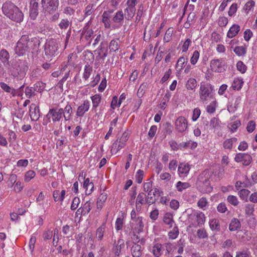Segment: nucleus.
Here are the masks:
<instances>
[{"label": "nucleus", "instance_id": "nucleus-1", "mask_svg": "<svg viewBox=\"0 0 257 257\" xmlns=\"http://www.w3.org/2000/svg\"><path fill=\"white\" fill-rule=\"evenodd\" d=\"M40 44L38 38L33 37L30 39L29 35H23L17 42L15 51L20 56L24 55L28 51H31L33 53L38 51Z\"/></svg>", "mask_w": 257, "mask_h": 257}, {"label": "nucleus", "instance_id": "nucleus-2", "mask_svg": "<svg viewBox=\"0 0 257 257\" xmlns=\"http://www.w3.org/2000/svg\"><path fill=\"white\" fill-rule=\"evenodd\" d=\"M2 11L3 14L12 21L18 23L23 21V13L18 7L11 2L8 1L4 3Z\"/></svg>", "mask_w": 257, "mask_h": 257}, {"label": "nucleus", "instance_id": "nucleus-3", "mask_svg": "<svg viewBox=\"0 0 257 257\" xmlns=\"http://www.w3.org/2000/svg\"><path fill=\"white\" fill-rule=\"evenodd\" d=\"M213 86L209 83H200L199 94L200 101L203 102L213 98Z\"/></svg>", "mask_w": 257, "mask_h": 257}, {"label": "nucleus", "instance_id": "nucleus-4", "mask_svg": "<svg viewBox=\"0 0 257 257\" xmlns=\"http://www.w3.org/2000/svg\"><path fill=\"white\" fill-rule=\"evenodd\" d=\"M59 44L56 40L47 41L44 46L45 54L48 59L56 56L59 53Z\"/></svg>", "mask_w": 257, "mask_h": 257}, {"label": "nucleus", "instance_id": "nucleus-5", "mask_svg": "<svg viewBox=\"0 0 257 257\" xmlns=\"http://www.w3.org/2000/svg\"><path fill=\"white\" fill-rule=\"evenodd\" d=\"M28 69L27 62L25 61L19 60L16 61L11 69V74L15 77L20 76L23 77Z\"/></svg>", "mask_w": 257, "mask_h": 257}, {"label": "nucleus", "instance_id": "nucleus-6", "mask_svg": "<svg viewBox=\"0 0 257 257\" xmlns=\"http://www.w3.org/2000/svg\"><path fill=\"white\" fill-rule=\"evenodd\" d=\"M207 173L200 174L197 179V185L199 191L203 193H209L212 190V187L210 185L208 176H205Z\"/></svg>", "mask_w": 257, "mask_h": 257}, {"label": "nucleus", "instance_id": "nucleus-7", "mask_svg": "<svg viewBox=\"0 0 257 257\" xmlns=\"http://www.w3.org/2000/svg\"><path fill=\"white\" fill-rule=\"evenodd\" d=\"M41 4L45 12L52 14L57 10L59 2V0H42Z\"/></svg>", "mask_w": 257, "mask_h": 257}, {"label": "nucleus", "instance_id": "nucleus-8", "mask_svg": "<svg viewBox=\"0 0 257 257\" xmlns=\"http://www.w3.org/2000/svg\"><path fill=\"white\" fill-rule=\"evenodd\" d=\"M63 108H52L49 109L46 115L48 121L50 122V118H52L53 122L59 121L63 117Z\"/></svg>", "mask_w": 257, "mask_h": 257}, {"label": "nucleus", "instance_id": "nucleus-9", "mask_svg": "<svg viewBox=\"0 0 257 257\" xmlns=\"http://www.w3.org/2000/svg\"><path fill=\"white\" fill-rule=\"evenodd\" d=\"M234 160L236 162H242L244 166L249 165L252 161L251 156L245 153H238L235 155Z\"/></svg>", "mask_w": 257, "mask_h": 257}, {"label": "nucleus", "instance_id": "nucleus-10", "mask_svg": "<svg viewBox=\"0 0 257 257\" xmlns=\"http://www.w3.org/2000/svg\"><path fill=\"white\" fill-rule=\"evenodd\" d=\"M175 126L179 132H184L188 127L187 119L183 116H179L175 121Z\"/></svg>", "mask_w": 257, "mask_h": 257}, {"label": "nucleus", "instance_id": "nucleus-11", "mask_svg": "<svg viewBox=\"0 0 257 257\" xmlns=\"http://www.w3.org/2000/svg\"><path fill=\"white\" fill-rule=\"evenodd\" d=\"M224 64L222 59H213L210 62V68L212 71L221 72L224 70Z\"/></svg>", "mask_w": 257, "mask_h": 257}, {"label": "nucleus", "instance_id": "nucleus-12", "mask_svg": "<svg viewBox=\"0 0 257 257\" xmlns=\"http://www.w3.org/2000/svg\"><path fill=\"white\" fill-rule=\"evenodd\" d=\"M90 107V102L88 100H86L83 103L79 105L77 109L76 115L77 117H83L85 113L89 110Z\"/></svg>", "mask_w": 257, "mask_h": 257}, {"label": "nucleus", "instance_id": "nucleus-13", "mask_svg": "<svg viewBox=\"0 0 257 257\" xmlns=\"http://www.w3.org/2000/svg\"><path fill=\"white\" fill-rule=\"evenodd\" d=\"M31 119L32 121H37L40 117L39 107L35 103L31 104L29 109Z\"/></svg>", "mask_w": 257, "mask_h": 257}, {"label": "nucleus", "instance_id": "nucleus-14", "mask_svg": "<svg viewBox=\"0 0 257 257\" xmlns=\"http://www.w3.org/2000/svg\"><path fill=\"white\" fill-rule=\"evenodd\" d=\"M145 204H147L146 194L144 192H141L137 197L136 202V208L137 211H141L142 205Z\"/></svg>", "mask_w": 257, "mask_h": 257}, {"label": "nucleus", "instance_id": "nucleus-15", "mask_svg": "<svg viewBox=\"0 0 257 257\" xmlns=\"http://www.w3.org/2000/svg\"><path fill=\"white\" fill-rule=\"evenodd\" d=\"M38 12V3L36 0H31L30 16L31 19L35 20L37 18Z\"/></svg>", "mask_w": 257, "mask_h": 257}, {"label": "nucleus", "instance_id": "nucleus-16", "mask_svg": "<svg viewBox=\"0 0 257 257\" xmlns=\"http://www.w3.org/2000/svg\"><path fill=\"white\" fill-rule=\"evenodd\" d=\"M197 146V143L196 142L189 140L186 142H182L178 145L180 149H186L188 148L192 150L195 149Z\"/></svg>", "mask_w": 257, "mask_h": 257}, {"label": "nucleus", "instance_id": "nucleus-17", "mask_svg": "<svg viewBox=\"0 0 257 257\" xmlns=\"http://www.w3.org/2000/svg\"><path fill=\"white\" fill-rule=\"evenodd\" d=\"M240 30V26L237 24H233L228 30L227 33V37L232 38L236 36Z\"/></svg>", "mask_w": 257, "mask_h": 257}, {"label": "nucleus", "instance_id": "nucleus-18", "mask_svg": "<svg viewBox=\"0 0 257 257\" xmlns=\"http://www.w3.org/2000/svg\"><path fill=\"white\" fill-rule=\"evenodd\" d=\"M73 111L71 105L67 102L66 105L63 109V116L65 121L70 119Z\"/></svg>", "mask_w": 257, "mask_h": 257}, {"label": "nucleus", "instance_id": "nucleus-19", "mask_svg": "<svg viewBox=\"0 0 257 257\" xmlns=\"http://www.w3.org/2000/svg\"><path fill=\"white\" fill-rule=\"evenodd\" d=\"M131 250L133 257H140L142 254L143 249L140 244L135 243Z\"/></svg>", "mask_w": 257, "mask_h": 257}, {"label": "nucleus", "instance_id": "nucleus-20", "mask_svg": "<svg viewBox=\"0 0 257 257\" xmlns=\"http://www.w3.org/2000/svg\"><path fill=\"white\" fill-rule=\"evenodd\" d=\"M190 169V166L188 164L181 163L178 168V174L181 176H185L189 173Z\"/></svg>", "mask_w": 257, "mask_h": 257}, {"label": "nucleus", "instance_id": "nucleus-21", "mask_svg": "<svg viewBox=\"0 0 257 257\" xmlns=\"http://www.w3.org/2000/svg\"><path fill=\"white\" fill-rule=\"evenodd\" d=\"M192 215L195 217L196 221L199 226L203 224L205 221L204 214L200 211L194 212Z\"/></svg>", "mask_w": 257, "mask_h": 257}, {"label": "nucleus", "instance_id": "nucleus-22", "mask_svg": "<svg viewBox=\"0 0 257 257\" xmlns=\"http://www.w3.org/2000/svg\"><path fill=\"white\" fill-rule=\"evenodd\" d=\"M83 188L85 189V193L86 195H90L93 191L94 184L90 182L89 178L84 180L83 183Z\"/></svg>", "mask_w": 257, "mask_h": 257}, {"label": "nucleus", "instance_id": "nucleus-23", "mask_svg": "<svg viewBox=\"0 0 257 257\" xmlns=\"http://www.w3.org/2000/svg\"><path fill=\"white\" fill-rule=\"evenodd\" d=\"M143 220V218L142 217H138L135 221L136 226L134 227V230L137 233H140L143 230L144 225Z\"/></svg>", "mask_w": 257, "mask_h": 257}, {"label": "nucleus", "instance_id": "nucleus-24", "mask_svg": "<svg viewBox=\"0 0 257 257\" xmlns=\"http://www.w3.org/2000/svg\"><path fill=\"white\" fill-rule=\"evenodd\" d=\"M241 227V223L236 218H233L229 225V229L231 231H236Z\"/></svg>", "mask_w": 257, "mask_h": 257}, {"label": "nucleus", "instance_id": "nucleus-25", "mask_svg": "<svg viewBox=\"0 0 257 257\" xmlns=\"http://www.w3.org/2000/svg\"><path fill=\"white\" fill-rule=\"evenodd\" d=\"M209 226L211 230L216 232L220 230V222L217 219H212L210 220L209 222Z\"/></svg>", "mask_w": 257, "mask_h": 257}, {"label": "nucleus", "instance_id": "nucleus-26", "mask_svg": "<svg viewBox=\"0 0 257 257\" xmlns=\"http://www.w3.org/2000/svg\"><path fill=\"white\" fill-rule=\"evenodd\" d=\"M120 42V41L118 38L112 40L109 45L110 51L116 52L117 51L119 48Z\"/></svg>", "mask_w": 257, "mask_h": 257}, {"label": "nucleus", "instance_id": "nucleus-27", "mask_svg": "<svg viewBox=\"0 0 257 257\" xmlns=\"http://www.w3.org/2000/svg\"><path fill=\"white\" fill-rule=\"evenodd\" d=\"M10 55L9 52L5 49H2L0 52V60L5 64H9Z\"/></svg>", "mask_w": 257, "mask_h": 257}, {"label": "nucleus", "instance_id": "nucleus-28", "mask_svg": "<svg viewBox=\"0 0 257 257\" xmlns=\"http://www.w3.org/2000/svg\"><path fill=\"white\" fill-rule=\"evenodd\" d=\"M124 246V241L122 239H119L117 241V244L116 245L114 249L115 257H118L121 251V248Z\"/></svg>", "mask_w": 257, "mask_h": 257}, {"label": "nucleus", "instance_id": "nucleus-29", "mask_svg": "<svg viewBox=\"0 0 257 257\" xmlns=\"http://www.w3.org/2000/svg\"><path fill=\"white\" fill-rule=\"evenodd\" d=\"M197 82L195 78H190L186 83V88L188 90H193L196 87Z\"/></svg>", "mask_w": 257, "mask_h": 257}, {"label": "nucleus", "instance_id": "nucleus-30", "mask_svg": "<svg viewBox=\"0 0 257 257\" xmlns=\"http://www.w3.org/2000/svg\"><path fill=\"white\" fill-rule=\"evenodd\" d=\"M243 83V81L242 79L236 78L234 79L232 83L231 87L233 90H239L241 88Z\"/></svg>", "mask_w": 257, "mask_h": 257}, {"label": "nucleus", "instance_id": "nucleus-31", "mask_svg": "<svg viewBox=\"0 0 257 257\" xmlns=\"http://www.w3.org/2000/svg\"><path fill=\"white\" fill-rule=\"evenodd\" d=\"M245 214L246 216H254V205L252 204L247 203L244 206Z\"/></svg>", "mask_w": 257, "mask_h": 257}, {"label": "nucleus", "instance_id": "nucleus-32", "mask_svg": "<svg viewBox=\"0 0 257 257\" xmlns=\"http://www.w3.org/2000/svg\"><path fill=\"white\" fill-rule=\"evenodd\" d=\"M92 102V108L95 109L98 106L101 101V96L99 94H96L91 97Z\"/></svg>", "mask_w": 257, "mask_h": 257}, {"label": "nucleus", "instance_id": "nucleus-33", "mask_svg": "<svg viewBox=\"0 0 257 257\" xmlns=\"http://www.w3.org/2000/svg\"><path fill=\"white\" fill-rule=\"evenodd\" d=\"M237 138H232L226 140L223 143V147L225 149L231 150L233 146V144L236 142Z\"/></svg>", "mask_w": 257, "mask_h": 257}, {"label": "nucleus", "instance_id": "nucleus-34", "mask_svg": "<svg viewBox=\"0 0 257 257\" xmlns=\"http://www.w3.org/2000/svg\"><path fill=\"white\" fill-rule=\"evenodd\" d=\"M107 197V195L105 193H102L99 196L97 201V208H101L103 204L105 202Z\"/></svg>", "mask_w": 257, "mask_h": 257}, {"label": "nucleus", "instance_id": "nucleus-35", "mask_svg": "<svg viewBox=\"0 0 257 257\" xmlns=\"http://www.w3.org/2000/svg\"><path fill=\"white\" fill-rule=\"evenodd\" d=\"M162 245L160 243H156L152 249V252L155 257H160L162 254Z\"/></svg>", "mask_w": 257, "mask_h": 257}, {"label": "nucleus", "instance_id": "nucleus-36", "mask_svg": "<svg viewBox=\"0 0 257 257\" xmlns=\"http://www.w3.org/2000/svg\"><path fill=\"white\" fill-rule=\"evenodd\" d=\"M92 72V67L89 64H87L84 66V72L83 74V78L85 80H87L90 77Z\"/></svg>", "mask_w": 257, "mask_h": 257}, {"label": "nucleus", "instance_id": "nucleus-37", "mask_svg": "<svg viewBox=\"0 0 257 257\" xmlns=\"http://www.w3.org/2000/svg\"><path fill=\"white\" fill-rule=\"evenodd\" d=\"M163 220L166 224L169 225L170 227H172L173 224L174 223L173 220V215L170 213H167L165 214Z\"/></svg>", "mask_w": 257, "mask_h": 257}, {"label": "nucleus", "instance_id": "nucleus-38", "mask_svg": "<svg viewBox=\"0 0 257 257\" xmlns=\"http://www.w3.org/2000/svg\"><path fill=\"white\" fill-rule=\"evenodd\" d=\"M72 24L71 21L68 19H62L59 24V27L61 29H67Z\"/></svg>", "mask_w": 257, "mask_h": 257}, {"label": "nucleus", "instance_id": "nucleus-39", "mask_svg": "<svg viewBox=\"0 0 257 257\" xmlns=\"http://www.w3.org/2000/svg\"><path fill=\"white\" fill-rule=\"evenodd\" d=\"M105 231V226L104 224L98 227L96 231V237L99 240H101L103 236Z\"/></svg>", "mask_w": 257, "mask_h": 257}, {"label": "nucleus", "instance_id": "nucleus-40", "mask_svg": "<svg viewBox=\"0 0 257 257\" xmlns=\"http://www.w3.org/2000/svg\"><path fill=\"white\" fill-rule=\"evenodd\" d=\"M188 62L187 58H185L184 57H180L177 62L176 64V67L180 68H179L180 70L183 69V68H184L187 64Z\"/></svg>", "mask_w": 257, "mask_h": 257}, {"label": "nucleus", "instance_id": "nucleus-41", "mask_svg": "<svg viewBox=\"0 0 257 257\" xmlns=\"http://www.w3.org/2000/svg\"><path fill=\"white\" fill-rule=\"evenodd\" d=\"M176 187L178 191L182 192L183 190L188 188L190 187V184L187 182L179 181L177 183Z\"/></svg>", "mask_w": 257, "mask_h": 257}, {"label": "nucleus", "instance_id": "nucleus-42", "mask_svg": "<svg viewBox=\"0 0 257 257\" xmlns=\"http://www.w3.org/2000/svg\"><path fill=\"white\" fill-rule=\"evenodd\" d=\"M125 18L127 20H130L134 17L135 12L136 8H126L125 10Z\"/></svg>", "mask_w": 257, "mask_h": 257}, {"label": "nucleus", "instance_id": "nucleus-43", "mask_svg": "<svg viewBox=\"0 0 257 257\" xmlns=\"http://www.w3.org/2000/svg\"><path fill=\"white\" fill-rule=\"evenodd\" d=\"M250 193V191L245 189L240 190L238 192L240 198L245 201H247L248 196Z\"/></svg>", "mask_w": 257, "mask_h": 257}, {"label": "nucleus", "instance_id": "nucleus-44", "mask_svg": "<svg viewBox=\"0 0 257 257\" xmlns=\"http://www.w3.org/2000/svg\"><path fill=\"white\" fill-rule=\"evenodd\" d=\"M156 200L155 196L152 193V192H148L147 195H146L147 204L149 205H152L155 203Z\"/></svg>", "mask_w": 257, "mask_h": 257}, {"label": "nucleus", "instance_id": "nucleus-45", "mask_svg": "<svg viewBox=\"0 0 257 257\" xmlns=\"http://www.w3.org/2000/svg\"><path fill=\"white\" fill-rule=\"evenodd\" d=\"M227 202L234 206H236L239 204V201L236 196L234 195H229L227 198Z\"/></svg>", "mask_w": 257, "mask_h": 257}, {"label": "nucleus", "instance_id": "nucleus-46", "mask_svg": "<svg viewBox=\"0 0 257 257\" xmlns=\"http://www.w3.org/2000/svg\"><path fill=\"white\" fill-rule=\"evenodd\" d=\"M91 205V202L87 201L81 207L84 214L86 215L90 212L92 208Z\"/></svg>", "mask_w": 257, "mask_h": 257}, {"label": "nucleus", "instance_id": "nucleus-47", "mask_svg": "<svg viewBox=\"0 0 257 257\" xmlns=\"http://www.w3.org/2000/svg\"><path fill=\"white\" fill-rule=\"evenodd\" d=\"M216 107V100L212 101L209 105L206 107V111L209 113H213L215 111Z\"/></svg>", "mask_w": 257, "mask_h": 257}, {"label": "nucleus", "instance_id": "nucleus-48", "mask_svg": "<svg viewBox=\"0 0 257 257\" xmlns=\"http://www.w3.org/2000/svg\"><path fill=\"white\" fill-rule=\"evenodd\" d=\"M234 52L238 56H243L246 53V49L243 46L235 47L233 50Z\"/></svg>", "mask_w": 257, "mask_h": 257}, {"label": "nucleus", "instance_id": "nucleus-49", "mask_svg": "<svg viewBox=\"0 0 257 257\" xmlns=\"http://www.w3.org/2000/svg\"><path fill=\"white\" fill-rule=\"evenodd\" d=\"M46 84L42 81H38L34 84V89L36 91L41 92L45 89Z\"/></svg>", "mask_w": 257, "mask_h": 257}, {"label": "nucleus", "instance_id": "nucleus-50", "mask_svg": "<svg viewBox=\"0 0 257 257\" xmlns=\"http://www.w3.org/2000/svg\"><path fill=\"white\" fill-rule=\"evenodd\" d=\"M93 4H89L85 8L84 15V17H86L92 14L95 10Z\"/></svg>", "mask_w": 257, "mask_h": 257}, {"label": "nucleus", "instance_id": "nucleus-51", "mask_svg": "<svg viewBox=\"0 0 257 257\" xmlns=\"http://www.w3.org/2000/svg\"><path fill=\"white\" fill-rule=\"evenodd\" d=\"M132 192L130 193V198L129 199L128 202L131 205H133L134 204L135 199L137 194L136 187H133L132 188Z\"/></svg>", "mask_w": 257, "mask_h": 257}, {"label": "nucleus", "instance_id": "nucleus-52", "mask_svg": "<svg viewBox=\"0 0 257 257\" xmlns=\"http://www.w3.org/2000/svg\"><path fill=\"white\" fill-rule=\"evenodd\" d=\"M98 56L101 59H104L107 55V49L105 47H102V45L99 47Z\"/></svg>", "mask_w": 257, "mask_h": 257}, {"label": "nucleus", "instance_id": "nucleus-53", "mask_svg": "<svg viewBox=\"0 0 257 257\" xmlns=\"http://www.w3.org/2000/svg\"><path fill=\"white\" fill-rule=\"evenodd\" d=\"M179 234V229L177 226H175L174 227L172 230L170 231L168 233V236L169 238L174 239L176 238Z\"/></svg>", "mask_w": 257, "mask_h": 257}, {"label": "nucleus", "instance_id": "nucleus-54", "mask_svg": "<svg viewBox=\"0 0 257 257\" xmlns=\"http://www.w3.org/2000/svg\"><path fill=\"white\" fill-rule=\"evenodd\" d=\"M208 202L207 199L205 197L201 198L197 202L198 206L203 210H205L204 208L208 205Z\"/></svg>", "mask_w": 257, "mask_h": 257}, {"label": "nucleus", "instance_id": "nucleus-55", "mask_svg": "<svg viewBox=\"0 0 257 257\" xmlns=\"http://www.w3.org/2000/svg\"><path fill=\"white\" fill-rule=\"evenodd\" d=\"M35 172L33 170H29L27 171L25 175V181L26 182H29L35 176Z\"/></svg>", "mask_w": 257, "mask_h": 257}, {"label": "nucleus", "instance_id": "nucleus-56", "mask_svg": "<svg viewBox=\"0 0 257 257\" xmlns=\"http://www.w3.org/2000/svg\"><path fill=\"white\" fill-rule=\"evenodd\" d=\"M115 23H120L123 20V14L122 11H118L113 18Z\"/></svg>", "mask_w": 257, "mask_h": 257}, {"label": "nucleus", "instance_id": "nucleus-57", "mask_svg": "<svg viewBox=\"0 0 257 257\" xmlns=\"http://www.w3.org/2000/svg\"><path fill=\"white\" fill-rule=\"evenodd\" d=\"M199 56H200L199 52L197 50L193 52V55L190 58V63H191V64H192V65L196 64V63L197 62V61H198L199 58Z\"/></svg>", "mask_w": 257, "mask_h": 257}, {"label": "nucleus", "instance_id": "nucleus-58", "mask_svg": "<svg viewBox=\"0 0 257 257\" xmlns=\"http://www.w3.org/2000/svg\"><path fill=\"white\" fill-rule=\"evenodd\" d=\"M236 67L237 70L240 71L241 73H244L246 72L247 68L246 65L241 61L237 62L236 64Z\"/></svg>", "mask_w": 257, "mask_h": 257}, {"label": "nucleus", "instance_id": "nucleus-59", "mask_svg": "<svg viewBox=\"0 0 257 257\" xmlns=\"http://www.w3.org/2000/svg\"><path fill=\"white\" fill-rule=\"evenodd\" d=\"M93 31L92 30L82 31L81 35H83L86 40L89 41L90 38L93 36Z\"/></svg>", "mask_w": 257, "mask_h": 257}, {"label": "nucleus", "instance_id": "nucleus-60", "mask_svg": "<svg viewBox=\"0 0 257 257\" xmlns=\"http://www.w3.org/2000/svg\"><path fill=\"white\" fill-rule=\"evenodd\" d=\"M136 181L139 184H141L144 177V171L142 170H139L136 174Z\"/></svg>", "mask_w": 257, "mask_h": 257}, {"label": "nucleus", "instance_id": "nucleus-61", "mask_svg": "<svg viewBox=\"0 0 257 257\" xmlns=\"http://www.w3.org/2000/svg\"><path fill=\"white\" fill-rule=\"evenodd\" d=\"M255 2L252 0H250L248 1L245 5L244 7V9L247 12V13H248L254 6Z\"/></svg>", "mask_w": 257, "mask_h": 257}, {"label": "nucleus", "instance_id": "nucleus-62", "mask_svg": "<svg viewBox=\"0 0 257 257\" xmlns=\"http://www.w3.org/2000/svg\"><path fill=\"white\" fill-rule=\"evenodd\" d=\"M152 182L151 181H148L144 184L143 190L146 192H149V191L152 192Z\"/></svg>", "mask_w": 257, "mask_h": 257}, {"label": "nucleus", "instance_id": "nucleus-63", "mask_svg": "<svg viewBox=\"0 0 257 257\" xmlns=\"http://www.w3.org/2000/svg\"><path fill=\"white\" fill-rule=\"evenodd\" d=\"M255 126L256 124L255 121L254 120H250L247 124V131L249 133H252L254 130Z\"/></svg>", "mask_w": 257, "mask_h": 257}, {"label": "nucleus", "instance_id": "nucleus-64", "mask_svg": "<svg viewBox=\"0 0 257 257\" xmlns=\"http://www.w3.org/2000/svg\"><path fill=\"white\" fill-rule=\"evenodd\" d=\"M9 139L8 141L10 143H13L15 142L17 139V135L16 133L12 131L9 130L8 132Z\"/></svg>", "mask_w": 257, "mask_h": 257}]
</instances>
